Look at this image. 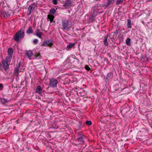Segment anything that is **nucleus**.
Listing matches in <instances>:
<instances>
[{
    "instance_id": "18",
    "label": "nucleus",
    "mask_w": 152,
    "mask_h": 152,
    "mask_svg": "<svg viewBox=\"0 0 152 152\" xmlns=\"http://www.w3.org/2000/svg\"><path fill=\"white\" fill-rule=\"evenodd\" d=\"M19 69L20 68L16 67H15V68L14 70V75L17 76H18V75Z\"/></svg>"
},
{
    "instance_id": "22",
    "label": "nucleus",
    "mask_w": 152,
    "mask_h": 152,
    "mask_svg": "<svg viewBox=\"0 0 152 152\" xmlns=\"http://www.w3.org/2000/svg\"><path fill=\"white\" fill-rule=\"evenodd\" d=\"M79 93L81 94V95L84 96L86 94L87 92L83 89H81V92H79Z\"/></svg>"
},
{
    "instance_id": "20",
    "label": "nucleus",
    "mask_w": 152,
    "mask_h": 152,
    "mask_svg": "<svg viewBox=\"0 0 152 152\" xmlns=\"http://www.w3.org/2000/svg\"><path fill=\"white\" fill-rule=\"evenodd\" d=\"M131 20L129 19H128L127 20V22L126 26L127 27V28H132L131 25Z\"/></svg>"
},
{
    "instance_id": "8",
    "label": "nucleus",
    "mask_w": 152,
    "mask_h": 152,
    "mask_svg": "<svg viewBox=\"0 0 152 152\" xmlns=\"http://www.w3.org/2000/svg\"><path fill=\"white\" fill-rule=\"evenodd\" d=\"M36 6V4L34 3L31 4L29 7L28 8V15H30L31 13V10H33Z\"/></svg>"
},
{
    "instance_id": "24",
    "label": "nucleus",
    "mask_w": 152,
    "mask_h": 152,
    "mask_svg": "<svg viewBox=\"0 0 152 152\" xmlns=\"http://www.w3.org/2000/svg\"><path fill=\"white\" fill-rule=\"evenodd\" d=\"M115 91H120L119 89H120V87L117 84H116L113 87Z\"/></svg>"
},
{
    "instance_id": "2",
    "label": "nucleus",
    "mask_w": 152,
    "mask_h": 152,
    "mask_svg": "<svg viewBox=\"0 0 152 152\" xmlns=\"http://www.w3.org/2000/svg\"><path fill=\"white\" fill-rule=\"evenodd\" d=\"M62 26L63 29L66 31L69 30L71 27V25L69 20H63L62 22Z\"/></svg>"
},
{
    "instance_id": "28",
    "label": "nucleus",
    "mask_w": 152,
    "mask_h": 152,
    "mask_svg": "<svg viewBox=\"0 0 152 152\" xmlns=\"http://www.w3.org/2000/svg\"><path fill=\"white\" fill-rule=\"evenodd\" d=\"M34 56L35 58H40L41 57V55L39 53H36L34 55Z\"/></svg>"
},
{
    "instance_id": "41",
    "label": "nucleus",
    "mask_w": 152,
    "mask_h": 152,
    "mask_svg": "<svg viewBox=\"0 0 152 152\" xmlns=\"http://www.w3.org/2000/svg\"><path fill=\"white\" fill-rule=\"evenodd\" d=\"M126 88V87H125V88H124L123 89H125V88Z\"/></svg>"
},
{
    "instance_id": "10",
    "label": "nucleus",
    "mask_w": 152,
    "mask_h": 152,
    "mask_svg": "<svg viewBox=\"0 0 152 152\" xmlns=\"http://www.w3.org/2000/svg\"><path fill=\"white\" fill-rule=\"evenodd\" d=\"M113 77L112 73L110 72L107 74L106 76L104 77L105 81L106 82H108L109 80L112 79Z\"/></svg>"
},
{
    "instance_id": "16",
    "label": "nucleus",
    "mask_w": 152,
    "mask_h": 152,
    "mask_svg": "<svg viewBox=\"0 0 152 152\" xmlns=\"http://www.w3.org/2000/svg\"><path fill=\"white\" fill-rule=\"evenodd\" d=\"M13 52V49L11 48H9L8 50V56L12 57Z\"/></svg>"
},
{
    "instance_id": "30",
    "label": "nucleus",
    "mask_w": 152,
    "mask_h": 152,
    "mask_svg": "<svg viewBox=\"0 0 152 152\" xmlns=\"http://www.w3.org/2000/svg\"><path fill=\"white\" fill-rule=\"evenodd\" d=\"M96 12V11H94L93 12H92L90 13V15L91 16L93 17V18H95L96 17V15H95V13Z\"/></svg>"
},
{
    "instance_id": "12",
    "label": "nucleus",
    "mask_w": 152,
    "mask_h": 152,
    "mask_svg": "<svg viewBox=\"0 0 152 152\" xmlns=\"http://www.w3.org/2000/svg\"><path fill=\"white\" fill-rule=\"evenodd\" d=\"M54 18V17L52 15H48L47 16V20L48 21H50V23L54 22V21H53V19Z\"/></svg>"
},
{
    "instance_id": "21",
    "label": "nucleus",
    "mask_w": 152,
    "mask_h": 152,
    "mask_svg": "<svg viewBox=\"0 0 152 152\" xmlns=\"http://www.w3.org/2000/svg\"><path fill=\"white\" fill-rule=\"evenodd\" d=\"M33 32V31L31 26L29 27L26 31V33L28 34H32Z\"/></svg>"
},
{
    "instance_id": "29",
    "label": "nucleus",
    "mask_w": 152,
    "mask_h": 152,
    "mask_svg": "<svg viewBox=\"0 0 152 152\" xmlns=\"http://www.w3.org/2000/svg\"><path fill=\"white\" fill-rule=\"evenodd\" d=\"M5 17L8 18L10 17V15L8 12H4L3 13Z\"/></svg>"
},
{
    "instance_id": "34",
    "label": "nucleus",
    "mask_w": 152,
    "mask_h": 152,
    "mask_svg": "<svg viewBox=\"0 0 152 152\" xmlns=\"http://www.w3.org/2000/svg\"><path fill=\"white\" fill-rule=\"evenodd\" d=\"M38 42V40L37 39H35L33 41V43L34 44H36Z\"/></svg>"
},
{
    "instance_id": "13",
    "label": "nucleus",
    "mask_w": 152,
    "mask_h": 152,
    "mask_svg": "<svg viewBox=\"0 0 152 152\" xmlns=\"http://www.w3.org/2000/svg\"><path fill=\"white\" fill-rule=\"evenodd\" d=\"M42 89L41 87L40 86H38L37 88L36 93L39 94H42Z\"/></svg>"
},
{
    "instance_id": "19",
    "label": "nucleus",
    "mask_w": 152,
    "mask_h": 152,
    "mask_svg": "<svg viewBox=\"0 0 152 152\" xmlns=\"http://www.w3.org/2000/svg\"><path fill=\"white\" fill-rule=\"evenodd\" d=\"M26 54L28 56V58L29 59L32 56L33 53L30 50L29 51H26Z\"/></svg>"
},
{
    "instance_id": "7",
    "label": "nucleus",
    "mask_w": 152,
    "mask_h": 152,
    "mask_svg": "<svg viewBox=\"0 0 152 152\" xmlns=\"http://www.w3.org/2000/svg\"><path fill=\"white\" fill-rule=\"evenodd\" d=\"M115 0H107V1L104 2V7H105L113 5L115 3Z\"/></svg>"
},
{
    "instance_id": "11",
    "label": "nucleus",
    "mask_w": 152,
    "mask_h": 152,
    "mask_svg": "<svg viewBox=\"0 0 152 152\" xmlns=\"http://www.w3.org/2000/svg\"><path fill=\"white\" fill-rule=\"evenodd\" d=\"M9 64L3 61L2 63L3 69L6 71L9 68Z\"/></svg>"
},
{
    "instance_id": "37",
    "label": "nucleus",
    "mask_w": 152,
    "mask_h": 152,
    "mask_svg": "<svg viewBox=\"0 0 152 152\" xmlns=\"http://www.w3.org/2000/svg\"><path fill=\"white\" fill-rule=\"evenodd\" d=\"M3 87V84L2 83H0V90H2Z\"/></svg>"
},
{
    "instance_id": "3",
    "label": "nucleus",
    "mask_w": 152,
    "mask_h": 152,
    "mask_svg": "<svg viewBox=\"0 0 152 152\" xmlns=\"http://www.w3.org/2000/svg\"><path fill=\"white\" fill-rule=\"evenodd\" d=\"M86 139H87L86 137L83 135L82 132L78 133L77 136V139L79 142L81 143H83L84 142L85 140Z\"/></svg>"
},
{
    "instance_id": "40",
    "label": "nucleus",
    "mask_w": 152,
    "mask_h": 152,
    "mask_svg": "<svg viewBox=\"0 0 152 152\" xmlns=\"http://www.w3.org/2000/svg\"><path fill=\"white\" fill-rule=\"evenodd\" d=\"M114 33H115V34H118V31H116V32H115Z\"/></svg>"
},
{
    "instance_id": "6",
    "label": "nucleus",
    "mask_w": 152,
    "mask_h": 152,
    "mask_svg": "<svg viewBox=\"0 0 152 152\" xmlns=\"http://www.w3.org/2000/svg\"><path fill=\"white\" fill-rule=\"evenodd\" d=\"M53 41L52 39L47 40L44 42L41 45L43 46H51L53 45Z\"/></svg>"
},
{
    "instance_id": "31",
    "label": "nucleus",
    "mask_w": 152,
    "mask_h": 152,
    "mask_svg": "<svg viewBox=\"0 0 152 152\" xmlns=\"http://www.w3.org/2000/svg\"><path fill=\"white\" fill-rule=\"evenodd\" d=\"M123 1V0H117L116 4H121Z\"/></svg>"
},
{
    "instance_id": "1",
    "label": "nucleus",
    "mask_w": 152,
    "mask_h": 152,
    "mask_svg": "<svg viewBox=\"0 0 152 152\" xmlns=\"http://www.w3.org/2000/svg\"><path fill=\"white\" fill-rule=\"evenodd\" d=\"M25 36L24 31L22 29L18 31L13 36V39L16 42H20Z\"/></svg>"
},
{
    "instance_id": "15",
    "label": "nucleus",
    "mask_w": 152,
    "mask_h": 152,
    "mask_svg": "<svg viewBox=\"0 0 152 152\" xmlns=\"http://www.w3.org/2000/svg\"><path fill=\"white\" fill-rule=\"evenodd\" d=\"M11 58L12 57L8 56L6 57L5 60L4 61L6 63L10 64V63Z\"/></svg>"
},
{
    "instance_id": "4",
    "label": "nucleus",
    "mask_w": 152,
    "mask_h": 152,
    "mask_svg": "<svg viewBox=\"0 0 152 152\" xmlns=\"http://www.w3.org/2000/svg\"><path fill=\"white\" fill-rule=\"evenodd\" d=\"M73 0H65L63 6L66 8L71 7L73 4Z\"/></svg>"
},
{
    "instance_id": "14",
    "label": "nucleus",
    "mask_w": 152,
    "mask_h": 152,
    "mask_svg": "<svg viewBox=\"0 0 152 152\" xmlns=\"http://www.w3.org/2000/svg\"><path fill=\"white\" fill-rule=\"evenodd\" d=\"M0 100L3 104L8 103L10 102V100H8L4 98H1L0 99Z\"/></svg>"
},
{
    "instance_id": "33",
    "label": "nucleus",
    "mask_w": 152,
    "mask_h": 152,
    "mask_svg": "<svg viewBox=\"0 0 152 152\" xmlns=\"http://www.w3.org/2000/svg\"><path fill=\"white\" fill-rule=\"evenodd\" d=\"M85 68L88 71H89L91 69L90 67L87 65H86L85 66Z\"/></svg>"
},
{
    "instance_id": "25",
    "label": "nucleus",
    "mask_w": 152,
    "mask_h": 152,
    "mask_svg": "<svg viewBox=\"0 0 152 152\" xmlns=\"http://www.w3.org/2000/svg\"><path fill=\"white\" fill-rule=\"evenodd\" d=\"M131 41V39L129 38H127L126 41V45H131L130 41Z\"/></svg>"
},
{
    "instance_id": "17",
    "label": "nucleus",
    "mask_w": 152,
    "mask_h": 152,
    "mask_svg": "<svg viewBox=\"0 0 152 152\" xmlns=\"http://www.w3.org/2000/svg\"><path fill=\"white\" fill-rule=\"evenodd\" d=\"M108 35H107L106 36H105L104 37V45L106 46H108L109 45V44L107 40V37H108Z\"/></svg>"
},
{
    "instance_id": "9",
    "label": "nucleus",
    "mask_w": 152,
    "mask_h": 152,
    "mask_svg": "<svg viewBox=\"0 0 152 152\" xmlns=\"http://www.w3.org/2000/svg\"><path fill=\"white\" fill-rule=\"evenodd\" d=\"M35 33L34 34V35L41 39L42 38V35H44L42 32L40 31L39 29L36 30Z\"/></svg>"
},
{
    "instance_id": "35",
    "label": "nucleus",
    "mask_w": 152,
    "mask_h": 152,
    "mask_svg": "<svg viewBox=\"0 0 152 152\" xmlns=\"http://www.w3.org/2000/svg\"><path fill=\"white\" fill-rule=\"evenodd\" d=\"M52 2L55 4H57V0H52Z\"/></svg>"
},
{
    "instance_id": "27",
    "label": "nucleus",
    "mask_w": 152,
    "mask_h": 152,
    "mask_svg": "<svg viewBox=\"0 0 152 152\" xmlns=\"http://www.w3.org/2000/svg\"><path fill=\"white\" fill-rule=\"evenodd\" d=\"M75 43H69L67 46V48L68 49L71 48L75 45Z\"/></svg>"
},
{
    "instance_id": "23",
    "label": "nucleus",
    "mask_w": 152,
    "mask_h": 152,
    "mask_svg": "<svg viewBox=\"0 0 152 152\" xmlns=\"http://www.w3.org/2000/svg\"><path fill=\"white\" fill-rule=\"evenodd\" d=\"M56 10L54 8H51L50 10L49 14L50 15H53L56 13Z\"/></svg>"
},
{
    "instance_id": "39",
    "label": "nucleus",
    "mask_w": 152,
    "mask_h": 152,
    "mask_svg": "<svg viewBox=\"0 0 152 152\" xmlns=\"http://www.w3.org/2000/svg\"><path fill=\"white\" fill-rule=\"evenodd\" d=\"M123 38H124V37L123 36H122L119 39L120 41H123Z\"/></svg>"
},
{
    "instance_id": "5",
    "label": "nucleus",
    "mask_w": 152,
    "mask_h": 152,
    "mask_svg": "<svg viewBox=\"0 0 152 152\" xmlns=\"http://www.w3.org/2000/svg\"><path fill=\"white\" fill-rule=\"evenodd\" d=\"M57 83V80L54 78H52L50 80L49 85L51 87L54 88L56 87Z\"/></svg>"
},
{
    "instance_id": "36",
    "label": "nucleus",
    "mask_w": 152,
    "mask_h": 152,
    "mask_svg": "<svg viewBox=\"0 0 152 152\" xmlns=\"http://www.w3.org/2000/svg\"><path fill=\"white\" fill-rule=\"evenodd\" d=\"M95 18H93L91 16L89 18V19L90 20H91V21L94 22L95 20Z\"/></svg>"
},
{
    "instance_id": "26",
    "label": "nucleus",
    "mask_w": 152,
    "mask_h": 152,
    "mask_svg": "<svg viewBox=\"0 0 152 152\" xmlns=\"http://www.w3.org/2000/svg\"><path fill=\"white\" fill-rule=\"evenodd\" d=\"M115 34V33H112L110 35V37L113 42V40L114 39V36Z\"/></svg>"
},
{
    "instance_id": "38",
    "label": "nucleus",
    "mask_w": 152,
    "mask_h": 152,
    "mask_svg": "<svg viewBox=\"0 0 152 152\" xmlns=\"http://www.w3.org/2000/svg\"><path fill=\"white\" fill-rule=\"evenodd\" d=\"M21 64V62H19V63H18V65L16 67L18 68H20Z\"/></svg>"
},
{
    "instance_id": "32",
    "label": "nucleus",
    "mask_w": 152,
    "mask_h": 152,
    "mask_svg": "<svg viewBox=\"0 0 152 152\" xmlns=\"http://www.w3.org/2000/svg\"><path fill=\"white\" fill-rule=\"evenodd\" d=\"M86 123L88 125H91V122L90 121H87L86 122Z\"/></svg>"
}]
</instances>
